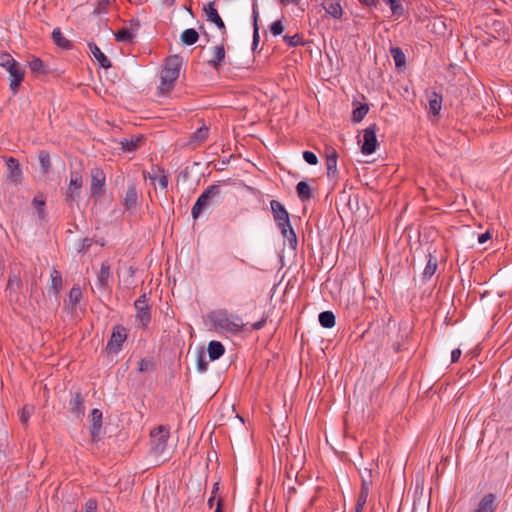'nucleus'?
I'll return each mask as SVG.
<instances>
[{"label": "nucleus", "instance_id": "nucleus-1", "mask_svg": "<svg viewBox=\"0 0 512 512\" xmlns=\"http://www.w3.org/2000/svg\"><path fill=\"white\" fill-rule=\"evenodd\" d=\"M209 318L215 329L222 332L237 334L242 332L245 326L240 316L231 314L226 309L211 312Z\"/></svg>", "mask_w": 512, "mask_h": 512}, {"label": "nucleus", "instance_id": "nucleus-2", "mask_svg": "<svg viewBox=\"0 0 512 512\" xmlns=\"http://www.w3.org/2000/svg\"><path fill=\"white\" fill-rule=\"evenodd\" d=\"M270 206L274 221L280 229L283 237L288 240L291 247L295 248L297 245V236L290 224L288 211L284 205L277 200H271Z\"/></svg>", "mask_w": 512, "mask_h": 512}, {"label": "nucleus", "instance_id": "nucleus-3", "mask_svg": "<svg viewBox=\"0 0 512 512\" xmlns=\"http://www.w3.org/2000/svg\"><path fill=\"white\" fill-rule=\"evenodd\" d=\"M169 428L160 425L150 432V453L156 458L166 461L170 458L168 449Z\"/></svg>", "mask_w": 512, "mask_h": 512}, {"label": "nucleus", "instance_id": "nucleus-4", "mask_svg": "<svg viewBox=\"0 0 512 512\" xmlns=\"http://www.w3.org/2000/svg\"><path fill=\"white\" fill-rule=\"evenodd\" d=\"M182 66V58L179 55H173L166 59L164 68L160 76L159 91L164 94L170 91L179 77Z\"/></svg>", "mask_w": 512, "mask_h": 512}, {"label": "nucleus", "instance_id": "nucleus-5", "mask_svg": "<svg viewBox=\"0 0 512 512\" xmlns=\"http://www.w3.org/2000/svg\"><path fill=\"white\" fill-rule=\"evenodd\" d=\"M222 201V189L220 184L210 185L196 200L192 207L193 219H197L201 213L210 206L218 205Z\"/></svg>", "mask_w": 512, "mask_h": 512}, {"label": "nucleus", "instance_id": "nucleus-6", "mask_svg": "<svg viewBox=\"0 0 512 512\" xmlns=\"http://www.w3.org/2000/svg\"><path fill=\"white\" fill-rule=\"evenodd\" d=\"M134 307L136 309V321H138L141 327H147L151 321V308L148 304V297L146 293H143L138 299H136Z\"/></svg>", "mask_w": 512, "mask_h": 512}, {"label": "nucleus", "instance_id": "nucleus-7", "mask_svg": "<svg viewBox=\"0 0 512 512\" xmlns=\"http://www.w3.org/2000/svg\"><path fill=\"white\" fill-rule=\"evenodd\" d=\"M106 176L102 169L93 168L91 170V186L90 193L92 197L97 199L101 198L106 191Z\"/></svg>", "mask_w": 512, "mask_h": 512}, {"label": "nucleus", "instance_id": "nucleus-8", "mask_svg": "<svg viewBox=\"0 0 512 512\" xmlns=\"http://www.w3.org/2000/svg\"><path fill=\"white\" fill-rule=\"evenodd\" d=\"M5 69L9 73V89L12 92V95L15 96L18 93L19 87L24 80L25 70L17 61L12 63L9 68Z\"/></svg>", "mask_w": 512, "mask_h": 512}, {"label": "nucleus", "instance_id": "nucleus-9", "mask_svg": "<svg viewBox=\"0 0 512 512\" xmlns=\"http://www.w3.org/2000/svg\"><path fill=\"white\" fill-rule=\"evenodd\" d=\"M83 186V179L79 172L72 171L70 174L69 186L65 192V200L67 203H73L80 197L79 191Z\"/></svg>", "mask_w": 512, "mask_h": 512}, {"label": "nucleus", "instance_id": "nucleus-10", "mask_svg": "<svg viewBox=\"0 0 512 512\" xmlns=\"http://www.w3.org/2000/svg\"><path fill=\"white\" fill-rule=\"evenodd\" d=\"M377 126L372 124L363 131V144L361 151L363 154L370 155L375 152L378 142L376 138Z\"/></svg>", "mask_w": 512, "mask_h": 512}, {"label": "nucleus", "instance_id": "nucleus-11", "mask_svg": "<svg viewBox=\"0 0 512 512\" xmlns=\"http://www.w3.org/2000/svg\"><path fill=\"white\" fill-rule=\"evenodd\" d=\"M127 334L126 330L123 327L117 326L113 329L112 335L110 337V340L107 343L106 349L109 352L117 353L123 342L126 340Z\"/></svg>", "mask_w": 512, "mask_h": 512}, {"label": "nucleus", "instance_id": "nucleus-12", "mask_svg": "<svg viewBox=\"0 0 512 512\" xmlns=\"http://www.w3.org/2000/svg\"><path fill=\"white\" fill-rule=\"evenodd\" d=\"M203 11L207 17V21L215 24L222 35L226 34V25L214 7V2H209L207 5H205Z\"/></svg>", "mask_w": 512, "mask_h": 512}, {"label": "nucleus", "instance_id": "nucleus-13", "mask_svg": "<svg viewBox=\"0 0 512 512\" xmlns=\"http://www.w3.org/2000/svg\"><path fill=\"white\" fill-rule=\"evenodd\" d=\"M6 166L8 169L7 180L14 185L19 184L21 182L23 173L18 160L10 157L6 161Z\"/></svg>", "mask_w": 512, "mask_h": 512}, {"label": "nucleus", "instance_id": "nucleus-14", "mask_svg": "<svg viewBox=\"0 0 512 512\" xmlns=\"http://www.w3.org/2000/svg\"><path fill=\"white\" fill-rule=\"evenodd\" d=\"M497 508V496L494 493H487L472 512H496Z\"/></svg>", "mask_w": 512, "mask_h": 512}, {"label": "nucleus", "instance_id": "nucleus-15", "mask_svg": "<svg viewBox=\"0 0 512 512\" xmlns=\"http://www.w3.org/2000/svg\"><path fill=\"white\" fill-rule=\"evenodd\" d=\"M69 411L76 419H82L85 414L84 398L76 392L69 401Z\"/></svg>", "mask_w": 512, "mask_h": 512}, {"label": "nucleus", "instance_id": "nucleus-16", "mask_svg": "<svg viewBox=\"0 0 512 512\" xmlns=\"http://www.w3.org/2000/svg\"><path fill=\"white\" fill-rule=\"evenodd\" d=\"M90 435L93 441H97L99 438L101 426H102V412L99 409H93L90 413Z\"/></svg>", "mask_w": 512, "mask_h": 512}, {"label": "nucleus", "instance_id": "nucleus-17", "mask_svg": "<svg viewBox=\"0 0 512 512\" xmlns=\"http://www.w3.org/2000/svg\"><path fill=\"white\" fill-rule=\"evenodd\" d=\"M225 48L224 45H217L213 49V57L208 61V64L213 67L216 71H220L223 66L225 59Z\"/></svg>", "mask_w": 512, "mask_h": 512}, {"label": "nucleus", "instance_id": "nucleus-18", "mask_svg": "<svg viewBox=\"0 0 512 512\" xmlns=\"http://www.w3.org/2000/svg\"><path fill=\"white\" fill-rule=\"evenodd\" d=\"M427 99L429 113L438 115L442 107V95L435 91H430L427 92Z\"/></svg>", "mask_w": 512, "mask_h": 512}, {"label": "nucleus", "instance_id": "nucleus-19", "mask_svg": "<svg viewBox=\"0 0 512 512\" xmlns=\"http://www.w3.org/2000/svg\"><path fill=\"white\" fill-rule=\"evenodd\" d=\"M110 265L108 262H102L100 271L97 275L98 288L106 290L109 288Z\"/></svg>", "mask_w": 512, "mask_h": 512}, {"label": "nucleus", "instance_id": "nucleus-20", "mask_svg": "<svg viewBox=\"0 0 512 512\" xmlns=\"http://www.w3.org/2000/svg\"><path fill=\"white\" fill-rule=\"evenodd\" d=\"M322 6L327 14L333 18L340 19L343 15V9L336 0H324Z\"/></svg>", "mask_w": 512, "mask_h": 512}, {"label": "nucleus", "instance_id": "nucleus-21", "mask_svg": "<svg viewBox=\"0 0 512 512\" xmlns=\"http://www.w3.org/2000/svg\"><path fill=\"white\" fill-rule=\"evenodd\" d=\"M372 485V481L369 479L364 480V483L361 485V491L358 496L357 504L355 507V512H362L369 495L370 487Z\"/></svg>", "mask_w": 512, "mask_h": 512}, {"label": "nucleus", "instance_id": "nucleus-22", "mask_svg": "<svg viewBox=\"0 0 512 512\" xmlns=\"http://www.w3.org/2000/svg\"><path fill=\"white\" fill-rule=\"evenodd\" d=\"M89 49L93 57L99 62L100 66L107 69L111 67V61L108 57L100 50L95 43L88 44Z\"/></svg>", "mask_w": 512, "mask_h": 512}, {"label": "nucleus", "instance_id": "nucleus-23", "mask_svg": "<svg viewBox=\"0 0 512 512\" xmlns=\"http://www.w3.org/2000/svg\"><path fill=\"white\" fill-rule=\"evenodd\" d=\"M337 152L335 149H331L326 156L327 176L329 178L335 177L338 173L337 170Z\"/></svg>", "mask_w": 512, "mask_h": 512}, {"label": "nucleus", "instance_id": "nucleus-24", "mask_svg": "<svg viewBox=\"0 0 512 512\" xmlns=\"http://www.w3.org/2000/svg\"><path fill=\"white\" fill-rule=\"evenodd\" d=\"M208 135H209V128L205 124H203L194 133L191 134L189 143L195 144V145H200L201 143L206 141V139L208 138Z\"/></svg>", "mask_w": 512, "mask_h": 512}, {"label": "nucleus", "instance_id": "nucleus-25", "mask_svg": "<svg viewBox=\"0 0 512 512\" xmlns=\"http://www.w3.org/2000/svg\"><path fill=\"white\" fill-rule=\"evenodd\" d=\"M296 192H297L299 199L302 202H306L313 197L312 189H311L310 185L308 184V182H306V181L298 182V184L296 186Z\"/></svg>", "mask_w": 512, "mask_h": 512}, {"label": "nucleus", "instance_id": "nucleus-26", "mask_svg": "<svg viewBox=\"0 0 512 512\" xmlns=\"http://www.w3.org/2000/svg\"><path fill=\"white\" fill-rule=\"evenodd\" d=\"M137 199H138V192H137L136 186L134 184H131L128 186V189L126 191L124 201H123V204L126 207V209L133 208L137 203Z\"/></svg>", "mask_w": 512, "mask_h": 512}, {"label": "nucleus", "instance_id": "nucleus-27", "mask_svg": "<svg viewBox=\"0 0 512 512\" xmlns=\"http://www.w3.org/2000/svg\"><path fill=\"white\" fill-rule=\"evenodd\" d=\"M208 355L210 360H217L219 359L225 352V348L223 344L219 341H211L208 344Z\"/></svg>", "mask_w": 512, "mask_h": 512}, {"label": "nucleus", "instance_id": "nucleus-28", "mask_svg": "<svg viewBox=\"0 0 512 512\" xmlns=\"http://www.w3.org/2000/svg\"><path fill=\"white\" fill-rule=\"evenodd\" d=\"M198 39H199V34L193 28L184 30L180 35L181 43L185 46H191V45L195 44L198 41Z\"/></svg>", "mask_w": 512, "mask_h": 512}, {"label": "nucleus", "instance_id": "nucleus-29", "mask_svg": "<svg viewBox=\"0 0 512 512\" xmlns=\"http://www.w3.org/2000/svg\"><path fill=\"white\" fill-rule=\"evenodd\" d=\"M52 39L54 41V43L63 48V49H71L72 48V43L71 41H69L68 39H66L63 35V33L61 32L60 28H55L52 32Z\"/></svg>", "mask_w": 512, "mask_h": 512}, {"label": "nucleus", "instance_id": "nucleus-30", "mask_svg": "<svg viewBox=\"0 0 512 512\" xmlns=\"http://www.w3.org/2000/svg\"><path fill=\"white\" fill-rule=\"evenodd\" d=\"M390 53L393 57V60L395 62V65L397 68L405 67L406 64V57L404 52L399 47H392L390 49Z\"/></svg>", "mask_w": 512, "mask_h": 512}, {"label": "nucleus", "instance_id": "nucleus-31", "mask_svg": "<svg viewBox=\"0 0 512 512\" xmlns=\"http://www.w3.org/2000/svg\"><path fill=\"white\" fill-rule=\"evenodd\" d=\"M319 323L324 328H332L335 325V315L331 311H323L319 314Z\"/></svg>", "mask_w": 512, "mask_h": 512}, {"label": "nucleus", "instance_id": "nucleus-32", "mask_svg": "<svg viewBox=\"0 0 512 512\" xmlns=\"http://www.w3.org/2000/svg\"><path fill=\"white\" fill-rule=\"evenodd\" d=\"M51 277V287L50 289L53 290V293L57 295L62 287V276L59 271L56 269H52L50 273Z\"/></svg>", "mask_w": 512, "mask_h": 512}, {"label": "nucleus", "instance_id": "nucleus-33", "mask_svg": "<svg viewBox=\"0 0 512 512\" xmlns=\"http://www.w3.org/2000/svg\"><path fill=\"white\" fill-rule=\"evenodd\" d=\"M437 266V259L431 254H429V260L425 266L423 277L428 279L431 278L435 274Z\"/></svg>", "mask_w": 512, "mask_h": 512}, {"label": "nucleus", "instance_id": "nucleus-34", "mask_svg": "<svg viewBox=\"0 0 512 512\" xmlns=\"http://www.w3.org/2000/svg\"><path fill=\"white\" fill-rule=\"evenodd\" d=\"M369 111V107L366 104H361L355 108L352 112V120L355 123L361 122Z\"/></svg>", "mask_w": 512, "mask_h": 512}, {"label": "nucleus", "instance_id": "nucleus-35", "mask_svg": "<svg viewBox=\"0 0 512 512\" xmlns=\"http://www.w3.org/2000/svg\"><path fill=\"white\" fill-rule=\"evenodd\" d=\"M142 140H143L142 136L137 137L135 139H130V140L124 139L121 141V147L125 151L132 152V151H135L139 147L140 142Z\"/></svg>", "mask_w": 512, "mask_h": 512}, {"label": "nucleus", "instance_id": "nucleus-36", "mask_svg": "<svg viewBox=\"0 0 512 512\" xmlns=\"http://www.w3.org/2000/svg\"><path fill=\"white\" fill-rule=\"evenodd\" d=\"M39 162H40V167H41L42 172L44 174L48 173L50 170V166H51L49 153L44 150L40 151Z\"/></svg>", "mask_w": 512, "mask_h": 512}, {"label": "nucleus", "instance_id": "nucleus-37", "mask_svg": "<svg viewBox=\"0 0 512 512\" xmlns=\"http://www.w3.org/2000/svg\"><path fill=\"white\" fill-rule=\"evenodd\" d=\"M34 412V407L32 405H24L23 408L19 411V418L21 423L24 426L28 425L29 418Z\"/></svg>", "mask_w": 512, "mask_h": 512}, {"label": "nucleus", "instance_id": "nucleus-38", "mask_svg": "<svg viewBox=\"0 0 512 512\" xmlns=\"http://www.w3.org/2000/svg\"><path fill=\"white\" fill-rule=\"evenodd\" d=\"M115 39L118 42H130L133 39V33L128 28H122L115 33Z\"/></svg>", "mask_w": 512, "mask_h": 512}, {"label": "nucleus", "instance_id": "nucleus-39", "mask_svg": "<svg viewBox=\"0 0 512 512\" xmlns=\"http://www.w3.org/2000/svg\"><path fill=\"white\" fill-rule=\"evenodd\" d=\"M69 303L71 304L72 307L76 306L81 298H82V291L79 287H72L71 290L69 291Z\"/></svg>", "mask_w": 512, "mask_h": 512}, {"label": "nucleus", "instance_id": "nucleus-40", "mask_svg": "<svg viewBox=\"0 0 512 512\" xmlns=\"http://www.w3.org/2000/svg\"><path fill=\"white\" fill-rule=\"evenodd\" d=\"M253 19H254V30H253V47L255 48L258 43H259V27H258V24H257V20H258V11L256 9V5L254 4L253 5Z\"/></svg>", "mask_w": 512, "mask_h": 512}, {"label": "nucleus", "instance_id": "nucleus-41", "mask_svg": "<svg viewBox=\"0 0 512 512\" xmlns=\"http://www.w3.org/2000/svg\"><path fill=\"white\" fill-rule=\"evenodd\" d=\"M138 370L140 372H151L155 370V363L152 359L143 358L139 361Z\"/></svg>", "mask_w": 512, "mask_h": 512}, {"label": "nucleus", "instance_id": "nucleus-42", "mask_svg": "<svg viewBox=\"0 0 512 512\" xmlns=\"http://www.w3.org/2000/svg\"><path fill=\"white\" fill-rule=\"evenodd\" d=\"M196 365L199 372H205L208 369V360L203 351H200L197 355Z\"/></svg>", "mask_w": 512, "mask_h": 512}, {"label": "nucleus", "instance_id": "nucleus-43", "mask_svg": "<svg viewBox=\"0 0 512 512\" xmlns=\"http://www.w3.org/2000/svg\"><path fill=\"white\" fill-rule=\"evenodd\" d=\"M386 3L389 5L393 15H403L404 9L399 0H386Z\"/></svg>", "mask_w": 512, "mask_h": 512}, {"label": "nucleus", "instance_id": "nucleus-44", "mask_svg": "<svg viewBox=\"0 0 512 512\" xmlns=\"http://www.w3.org/2000/svg\"><path fill=\"white\" fill-rule=\"evenodd\" d=\"M21 286H22V282H21L20 277L16 274L10 275L9 280H8V289L10 291L17 292L21 288Z\"/></svg>", "mask_w": 512, "mask_h": 512}, {"label": "nucleus", "instance_id": "nucleus-45", "mask_svg": "<svg viewBox=\"0 0 512 512\" xmlns=\"http://www.w3.org/2000/svg\"><path fill=\"white\" fill-rule=\"evenodd\" d=\"M29 67L31 71L35 73H43L44 72V64L40 58L33 57L29 61Z\"/></svg>", "mask_w": 512, "mask_h": 512}, {"label": "nucleus", "instance_id": "nucleus-46", "mask_svg": "<svg viewBox=\"0 0 512 512\" xmlns=\"http://www.w3.org/2000/svg\"><path fill=\"white\" fill-rule=\"evenodd\" d=\"M283 39L289 47H296L298 45L303 44L302 36L299 34H295L293 36L285 35Z\"/></svg>", "mask_w": 512, "mask_h": 512}, {"label": "nucleus", "instance_id": "nucleus-47", "mask_svg": "<svg viewBox=\"0 0 512 512\" xmlns=\"http://www.w3.org/2000/svg\"><path fill=\"white\" fill-rule=\"evenodd\" d=\"M35 208L38 210V215L40 218L44 217L43 206L45 205V200L41 196H35L32 201Z\"/></svg>", "mask_w": 512, "mask_h": 512}, {"label": "nucleus", "instance_id": "nucleus-48", "mask_svg": "<svg viewBox=\"0 0 512 512\" xmlns=\"http://www.w3.org/2000/svg\"><path fill=\"white\" fill-rule=\"evenodd\" d=\"M16 60L8 53H0V66L3 68H9L12 63Z\"/></svg>", "mask_w": 512, "mask_h": 512}, {"label": "nucleus", "instance_id": "nucleus-49", "mask_svg": "<svg viewBox=\"0 0 512 512\" xmlns=\"http://www.w3.org/2000/svg\"><path fill=\"white\" fill-rule=\"evenodd\" d=\"M270 31L274 36H278V35L282 34L284 31V26H283L281 20L274 21L271 24Z\"/></svg>", "mask_w": 512, "mask_h": 512}, {"label": "nucleus", "instance_id": "nucleus-50", "mask_svg": "<svg viewBox=\"0 0 512 512\" xmlns=\"http://www.w3.org/2000/svg\"><path fill=\"white\" fill-rule=\"evenodd\" d=\"M160 176L150 177L153 181H157L161 189H166L168 186V178L167 176L161 171Z\"/></svg>", "mask_w": 512, "mask_h": 512}, {"label": "nucleus", "instance_id": "nucleus-51", "mask_svg": "<svg viewBox=\"0 0 512 512\" xmlns=\"http://www.w3.org/2000/svg\"><path fill=\"white\" fill-rule=\"evenodd\" d=\"M303 158L310 165H316L318 163L317 156L311 151H305L303 153Z\"/></svg>", "mask_w": 512, "mask_h": 512}, {"label": "nucleus", "instance_id": "nucleus-52", "mask_svg": "<svg viewBox=\"0 0 512 512\" xmlns=\"http://www.w3.org/2000/svg\"><path fill=\"white\" fill-rule=\"evenodd\" d=\"M97 501L95 499H89L86 501L84 506V512H96Z\"/></svg>", "mask_w": 512, "mask_h": 512}, {"label": "nucleus", "instance_id": "nucleus-53", "mask_svg": "<svg viewBox=\"0 0 512 512\" xmlns=\"http://www.w3.org/2000/svg\"><path fill=\"white\" fill-rule=\"evenodd\" d=\"M91 245H92V240L89 239V238H84L82 240L81 246L79 248V252H83L84 253V252L88 251L89 248L91 247Z\"/></svg>", "mask_w": 512, "mask_h": 512}, {"label": "nucleus", "instance_id": "nucleus-54", "mask_svg": "<svg viewBox=\"0 0 512 512\" xmlns=\"http://www.w3.org/2000/svg\"><path fill=\"white\" fill-rule=\"evenodd\" d=\"M265 324H266V318L262 317L261 320L251 324V329L260 330L264 327Z\"/></svg>", "mask_w": 512, "mask_h": 512}, {"label": "nucleus", "instance_id": "nucleus-55", "mask_svg": "<svg viewBox=\"0 0 512 512\" xmlns=\"http://www.w3.org/2000/svg\"><path fill=\"white\" fill-rule=\"evenodd\" d=\"M489 239H491V234L489 231H486L485 233L483 234H480L478 236V242L480 244H484L486 241H488Z\"/></svg>", "mask_w": 512, "mask_h": 512}, {"label": "nucleus", "instance_id": "nucleus-56", "mask_svg": "<svg viewBox=\"0 0 512 512\" xmlns=\"http://www.w3.org/2000/svg\"><path fill=\"white\" fill-rule=\"evenodd\" d=\"M461 354H462V352L458 348L452 350V352H451V361L453 363L457 362L459 360V358L461 357Z\"/></svg>", "mask_w": 512, "mask_h": 512}, {"label": "nucleus", "instance_id": "nucleus-57", "mask_svg": "<svg viewBox=\"0 0 512 512\" xmlns=\"http://www.w3.org/2000/svg\"><path fill=\"white\" fill-rule=\"evenodd\" d=\"M366 479L372 481V473L370 469H365L364 473L361 474V485L364 483V480Z\"/></svg>", "mask_w": 512, "mask_h": 512}, {"label": "nucleus", "instance_id": "nucleus-58", "mask_svg": "<svg viewBox=\"0 0 512 512\" xmlns=\"http://www.w3.org/2000/svg\"><path fill=\"white\" fill-rule=\"evenodd\" d=\"M299 2H300V0H280V3L284 6H286L290 3L298 4Z\"/></svg>", "mask_w": 512, "mask_h": 512}, {"label": "nucleus", "instance_id": "nucleus-59", "mask_svg": "<svg viewBox=\"0 0 512 512\" xmlns=\"http://www.w3.org/2000/svg\"><path fill=\"white\" fill-rule=\"evenodd\" d=\"M360 2L367 6H375L376 5V0H360Z\"/></svg>", "mask_w": 512, "mask_h": 512}, {"label": "nucleus", "instance_id": "nucleus-60", "mask_svg": "<svg viewBox=\"0 0 512 512\" xmlns=\"http://www.w3.org/2000/svg\"><path fill=\"white\" fill-rule=\"evenodd\" d=\"M392 347L395 352H400L402 349L400 342L394 343Z\"/></svg>", "mask_w": 512, "mask_h": 512}, {"label": "nucleus", "instance_id": "nucleus-61", "mask_svg": "<svg viewBox=\"0 0 512 512\" xmlns=\"http://www.w3.org/2000/svg\"><path fill=\"white\" fill-rule=\"evenodd\" d=\"M218 490H219V483H218V482H216V483H214V485H213L212 495H211V496H215Z\"/></svg>", "mask_w": 512, "mask_h": 512}, {"label": "nucleus", "instance_id": "nucleus-62", "mask_svg": "<svg viewBox=\"0 0 512 512\" xmlns=\"http://www.w3.org/2000/svg\"><path fill=\"white\" fill-rule=\"evenodd\" d=\"M215 512H222V500L218 499L217 501V507L215 509Z\"/></svg>", "mask_w": 512, "mask_h": 512}, {"label": "nucleus", "instance_id": "nucleus-63", "mask_svg": "<svg viewBox=\"0 0 512 512\" xmlns=\"http://www.w3.org/2000/svg\"><path fill=\"white\" fill-rule=\"evenodd\" d=\"M214 500H215V496H211L208 499V505H209L210 508L213 506Z\"/></svg>", "mask_w": 512, "mask_h": 512}, {"label": "nucleus", "instance_id": "nucleus-64", "mask_svg": "<svg viewBox=\"0 0 512 512\" xmlns=\"http://www.w3.org/2000/svg\"><path fill=\"white\" fill-rule=\"evenodd\" d=\"M163 2L168 6H172L175 3V0H163Z\"/></svg>", "mask_w": 512, "mask_h": 512}]
</instances>
